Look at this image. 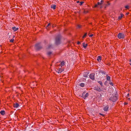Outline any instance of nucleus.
I'll return each instance as SVG.
<instances>
[{
    "label": "nucleus",
    "instance_id": "obj_1",
    "mask_svg": "<svg viewBox=\"0 0 131 131\" xmlns=\"http://www.w3.org/2000/svg\"><path fill=\"white\" fill-rule=\"evenodd\" d=\"M103 1L101 0L100 2H98L97 3V4H96L94 6V7H99L101 8L103 5Z\"/></svg>",
    "mask_w": 131,
    "mask_h": 131
},
{
    "label": "nucleus",
    "instance_id": "obj_2",
    "mask_svg": "<svg viewBox=\"0 0 131 131\" xmlns=\"http://www.w3.org/2000/svg\"><path fill=\"white\" fill-rule=\"evenodd\" d=\"M124 37L125 34L123 33H119L118 35V37L119 39L124 38Z\"/></svg>",
    "mask_w": 131,
    "mask_h": 131
},
{
    "label": "nucleus",
    "instance_id": "obj_3",
    "mask_svg": "<svg viewBox=\"0 0 131 131\" xmlns=\"http://www.w3.org/2000/svg\"><path fill=\"white\" fill-rule=\"evenodd\" d=\"M60 36H59L56 38V43L57 44H58L60 43Z\"/></svg>",
    "mask_w": 131,
    "mask_h": 131
},
{
    "label": "nucleus",
    "instance_id": "obj_4",
    "mask_svg": "<svg viewBox=\"0 0 131 131\" xmlns=\"http://www.w3.org/2000/svg\"><path fill=\"white\" fill-rule=\"evenodd\" d=\"M117 99V98L116 96H113V97L110 98L109 99L110 100L112 101L113 102L115 101Z\"/></svg>",
    "mask_w": 131,
    "mask_h": 131
},
{
    "label": "nucleus",
    "instance_id": "obj_5",
    "mask_svg": "<svg viewBox=\"0 0 131 131\" xmlns=\"http://www.w3.org/2000/svg\"><path fill=\"white\" fill-rule=\"evenodd\" d=\"M84 94V93H83L82 94V97L83 99H85L89 96V94L88 93H86L85 95L83 96Z\"/></svg>",
    "mask_w": 131,
    "mask_h": 131
},
{
    "label": "nucleus",
    "instance_id": "obj_6",
    "mask_svg": "<svg viewBox=\"0 0 131 131\" xmlns=\"http://www.w3.org/2000/svg\"><path fill=\"white\" fill-rule=\"evenodd\" d=\"M94 74L93 73L90 74V78L92 80L94 79Z\"/></svg>",
    "mask_w": 131,
    "mask_h": 131
},
{
    "label": "nucleus",
    "instance_id": "obj_7",
    "mask_svg": "<svg viewBox=\"0 0 131 131\" xmlns=\"http://www.w3.org/2000/svg\"><path fill=\"white\" fill-rule=\"evenodd\" d=\"M94 90H96L99 92H100L101 91V89L97 86L94 87Z\"/></svg>",
    "mask_w": 131,
    "mask_h": 131
},
{
    "label": "nucleus",
    "instance_id": "obj_8",
    "mask_svg": "<svg viewBox=\"0 0 131 131\" xmlns=\"http://www.w3.org/2000/svg\"><path fill=\"white\" fill-rule=\"evenodd\" d=\"M36 48L37 49H40V44L39 43L37 44L35 46Z\"/></svg>",
    "mask_w": 131,
    "mask_h": 131
},
{
    "label": "nucleus",
    "instance_id": "obj_9",
    "mask_svg": "<svg viewBox=\"0 0 131 131\" xmlns=\"http://www.w3.org/2000/svg\"><path fill=\"white\" fill-rule=\"evenodd\" d=\"M63 71V69L62 68H59L58 71H57L58 72V73H60Z\"/></svg>",
    "mask_w": 131,
    "mask_h": 131
},
{
    "label": "nucleus",
    "instance_id": "obj_10",
    "mask_svg": "<svg viewBox=\"0 0 131 131\" xmlns=\"http://www.w3.org/2000/svg\"><path fill=\"white\" fill-rule=\"evenodd\" d=\"M108 108V105H107L104 107V110L105 111H107Z\"/></svg>",
    "mask_w": 131,
    "mask_h": 131
},
{
    "label": "nucleus",
    "instance_id": "obj_11",
    "mask_svg": "<svg viewBox=\"0 0 131 131\" xmlns=\"http://www.w3.org/2000/svg\"><path fill=\"white\" fill-rule=\"evenodd\" d=\"M19 104L18 103H16L14 104V107L15 108H17L19 106Z\"/></svg>",
    "mask_w": 131,
    "mask_h": 131
},
{
    "label": "nucleus",
    "instance_id": "obj_12",
    "mask_svg": "<svg viewBox=\"0 0 131 131\" xmlns=\"http://www.w3.org/2000/svg\"><path fill=\"white\" fill-rule=\"evenodd\" d=\"M18 28H16L15 27H12V29L14 31H16L18 29Z\"/></svg>",
    "mask_w": 131,
    "mask_h": 131
},
{
    "label": "nucleus",
    "instance_id": "obj_13",
    "mask_svg": "<svg viewBox=\"0 0 131 131\" xmlns=\"http://www.w3.org/2000/svg\"><path fill=\"white\" fill-rule=\"evenodd\" d=\"M101 60V57L100 56H98L97 57V60L98 61H100Z\"/></svg>",
    "mask_w": 131,
    "mask_h": 131
},
{
    "label": "nucleus",
    "instance_id": "obj_14",
    "mask_svg": "<svg viewBox=\"0 0 131 131\" xmlns=\"http://www.w3.org/2000/svg\"><path fill=\"white\" fill-rule=\"evenodd\" d=\"M64 65V62L63 61L62 62H61L59 66V67L60 66H61V67L62 66H63Z\"/></svg>",
    "mask_w": 131,
    "mask_h": 131
},
{
    "label": "nucleus",
    "instance_id": "obj_15",
    "mask_svg": "<svg viewBox=\"0 0 131 131\" xmlns=\"http://www.w3.org/2000/svg\"><path fill=\"white\" fill-rule=\"evenodd\" d=\"M83 47L85 49L88 46L87 44H85L84 43H83Z\"/></svg>",
    "mask_w": 131,
    "mask_h": 131
},
{
    "label": "nucleus",
    "instance_id": "obj_16",
    "mask_svg": "<svg viewBox=\"0 0 131 131\" xmlns=\"http://www.w3.org/2000/svg\"><path fill=\"white\" fill-rule=\"evenodd\" d=\"M110 77L108 75H106V80L107 81H109L110 79Z\"/></svg>",
    "mask_w": 131,
    "mask_h": 131
},
{
    "label": "nucleus",
    "instance_id": "obj_17",
    "mask_svg": "<svg viewBox=\"0 0 131 131\" xmlns=\"http://www.w3.org/2000/svg\"><path fill=\"white\" fill-rule=\"evenodd\" d=\"M0 114L2 115H3L5 113V111H1L0 112Z\"/></svg>",
    "mask_w": 131,
    "mask_h": 131
},
{
    "label": "nucleus",
    "instance_id": "obj_18",
    "mask_svg": "<svg viewBox=\"0 0 131 131\" xmlns=\"http://www.w3.org/2000/svg\"><path fill=\"white\" fill-rule=\"evenodd\" d=\"M123 16V15L121 14L120 16H119L118 18V19H120Z\"/></svg>",
    "mask_w": 131,
    "mask_h": 131
},
{
    "label": "nucleus",
    "instance_id": "obj_19",
    "mask_svg": "<svg viewBox=\"0 0 131 131\" xmlns=\"http://www.w3.org/2000/svg\"><path fill=\"white\" fill-rule=\"evenodd\" d=\"M56 5H53L51 6V8L54 9L56 8Z\"/></svg>",
    "mask_w": 131,
    "mask_h": 131
},
{
    "label": "nucleus",
    "instance_id": "obj_20",
    "mask_svg": "<svg viewBox=\"0 0 131 131\" xmlns=\"http://www.w3.org/2000/svg\"><path fill=\"white\" fill-rule=\"evenodd\" d=\"M84 85L85 84L83 83H81L80 84V86L82 87H84Z\"/></svg>",
    "mask_w": 131,
    "mask_h": 131
},
{
    "label": "nucleus",
    "instance_id": "obj_21",
    "mask_svg": "<svg viewBox=\"0 0 131 131\" xmlns=\"http://www.w3.org/2000/svg\"><path fill=\"white\" fill-rule=\"evenodd\" d=\"M98 82L100 84V85L101 86H103V84L102 81H99Z\"/></svg>",
    "mask_w": 131,
    "mask_h": 131
},
{
    "label": "nucleus",
    "instance_id": "obj_22",
    "mask_svg": "<svg viewBox=\"0 0 131 131\" xmlns=\"http://www.w3.org/2000/svg\"><path fill=\"white\" fill-rule=\"evenodd\" d=\"M51 52H47V54L48 55V56H50V54H51Z\"/></svg>",
    "mask_w": 131,
    "mask_h": 131
},
{
    "label": "nucleus",
    "instance_id": "obj_23",
    "mask_svg": "<svg viewBox=\"0 0 131 131\" xmlns=\"http://www.w3.org/2000/svg\"><path fill=\"white\" fill-rule=\"evenodd\" d=\"M50 25V23H49L47 26L46 27V28L48 30V27Z\"/></svg>",
    "mask_w": 131,
    "mask_h": 131
},
{
    "label": "nucleus",
    "instance_id": "obj_24",
    "mask_svg": "<svg viewBox=\"0 0 131 131\" xmlns=\"http://www.w3.org/2000/svg\"><path fill=\"white\" fill-rule=\"evenodd\" d=\"M87 34L86 33L84 35L83 37V38H84L87 35Z\"/></svg>",
    "mask_w": 131,
    "mask_h": 131
},
{
    "label": "nucleus",
    "instance_id": "obj_25",
    "mask_svg": "<svg viewBox=\"0 0 131 131\" xmlns=\"http://www.w3.org/2000/svg\"><path fill=\"white\" fill-rule=\"evenodd\" d=\"M125 7L127 9H128L129 8V6L128 5H127L125 6Z\"/></svg>",
    "mask_w": 131,
    "mask_h": 131
},
{
    "label": "nucleus",
    "instance_id": "obj_26",
    "mask_svg": "<svg viewBox=\"0 0 131 131\" xmlns=\"http://www.w3.org/2000/svg\"><path fill=\"white\" fill-rule=\"evenodd\" d=\"M14 40V39H12L10 40V42H13Z\"/></svg>",
    "mask_w": 131,
    "mask_h": 131
},
{
    "label": "nucleus",
    "instance_id": "obj_27",
    "mask_svg": "<svg viewBox=\"0 0 131 131\" xmlns=\"http://www.w3.org/2000/svg\"><path fill=\"white\" fill-rule=\"evenodd\" d=\"M84 3V2H80V5H82L83 4V3Z\"/></svg>",
    "mask_w": 131,
    "mask_h": 131
},
{
    "label": "nucleus",
    "instance_id": "obj_28",
    "mask_svg": "<svg viewBox=\"0 0 131 131\" xmlns=\"http://www.w3.org/2000/svg\"><path fill=\"white\" fill-rule=\"evenodd\" d=\"M81 27V26L80 25H78L77 26V28H80Z\"/></svg>",
    "mask_w": 131,
    "mask_h": 131
},
{
    "label": "nucleus",
    "instance_id": "obj_29",
    "mask_svg": "<svg viewBox=\"0 0 131 131\" xmlns=\"http://www.w3.org/2000/svg\"><path fill=\"white\" fill-rule=\"evenodd\" d=\"M93 36V34H91V35H89V37H92V36Z\"/></svg>",
    "mask_w": 131,
    "mask_h": 131
},
{
    "label": "nucleus",
    "instance_id": "obj_30",
    "mask_svg": "<svg viewBox=\"0 0 131 131\" xmlns=\"http://www.w3.org/2000/svg\"><path fill=\"white\" fill-rule=\"evenodd\" d=\"M110 85H113V84L112 83H110Z\"/></svg>",
    "mask_w": 131,
    "mask_h": 131
},
{
    "label": "nucleus",
    "instance_id": "obj_31",
    "mask_svg": "<svg viewBox=\"0 0 131 131\" xmlns=\"http://www.w3.org/2000/svg\"><path fill=\"white\" fill-rule=\"evenodd\" d=\"M129 93H128V94H127V97H128L129 96Z\"/></svg>",
    "mask_w": 131,
    "mask_h": 131
},
{
    "label": "nucleus",
    "instance_id": "obj_32",
    "mask_svg": "<svg viewBox=\"0 0 131 131\" xmlns=\"http://www.w3.org/2000/svg\"><path fill=\"white\" fill-rule=\"evenodd\" d=\"M77 44L78 45L80 44V42L79 41H78L77 43Z\"/></svg>",
    "mask_w": 131,
    "mask_h": 131
},
{
    "label": "nucleus",
    "instance_id": "obj_33",
    "mask_svg": "<svg viewBox=\"0 0 131 131\" xmlns=\"http://www.w3.org/2000/svg\"><path fill=\"white\" fill-rule=\"evenodd\" d=\"M84 77H87V75H84Z\"/></svg>",
    "mask_w": 131,
    "mask_h": 131
},
{
    "label": "nucleus",
    "instance_id": "obj_34",
    "mask_svg": "<svg viewBox=\"0 0 131 131\" xmlns=\"http://www.w3.org/2000/svg\"><path fill=\"white\" fill-rule=\"evenodd\" d=\"M127 103L126 102H125L124 103V104L125 105H127Z\"/></svg>",
    "mask_w": 131,
    "mask_h": 131
},
{
    "label": "nucleus",
    "instance_id": "obj_35",
    "mask_svg": "<svg viewBox=\"0 0 131 131\" xmlns=\"http://www.w3.org/2000/svg\"><path fill=\"white\" fill-rule=\"evenodd\" d=\"M128 100L129 101L130 100V98H128Z\"/></svg>",
    "mask_w": 131,
    "mask_h": 131
},
{
    "label": "nucleus",
    "instance_id": "obj_36",
    "mask_svg": "<svg viewBox=\"0 0 131 131\" xmlns=\"http://www.w3.org/2000/svg\"><path fill=\"white\" fill-rule=\"evenodd\" d=\"M79 1H77V3H79Z\"/></svg>",
    "mask_w": 131,
    "mask_h": 131
},
{
    "label": "nucleus",
    "instance_id": "obj_37",
    "mask_svg": "<svg viewBox=\"0 0 131 131\" xmlns=\"http://www.w3.org/2000/svg\"><path fill=\"white\" fill-rule=\"evenodd\" d=\"M130 62L131 63V59L130 60Z\"/></svg>",
    "mask_w": 131,
    "mask_h": 131
},
{
    "label": "nucleus",
    "instance_id": "obj_38",
    "mask_svg": "<svg viewBox=\"0 0 131 131\" xmlns=\"http://www.w3.org/2000/svg\"><path fill=\"white\" fill-rule=\"evenodd\" d=\"M84 13H86V12L85 11H84Z\"/></svg>",
    "mask_w": 131,
    "mask_h": 131
},
{
    "label": "nucleus",
    "instance_id": "obj_39",
    "mask_svg": "<svg viewBox=\"0 0 131 131\" xmlns=\"http://www.w3.org/2000/svg\"><path fill=\"white\" fill-rule=\"evenodd\" d=\"M100 114L101 115H102V114L100 113Z\"/></svg>",
    "mask_w": 131,
    "mask_h": 131
},
{
    "label": "nucleus",
    "instance_id": "obj_40",
    "mask_svg": "<svg viewBox=\"0 0 131 131\" xmlns=\"http://www.w3.org/2000/svg\"><path fill=\"white\" fill-rule=\"evenodd\" d=\"M51 47V46H50V47H49V48H50Z\"/></svg>",
    "mask_w": 131,
    "mask_h": 131
},
{
    "label": "nucleus",
    "instance_id": "obj_41",
    "mask_svg": "<svg viewBox=\"0 0 131 131\" xmlns=\"http://www.w3.org/2000/svg\"><path fill=\"white\" fill-rule=\"evenodd\" d=\"M130 64V65H131V63H130V64Z\"/></svg>",
    "mask_w": 131,
    "mask_h": 131
},
{
    "label": "nucleus",
    "instance_id": "obj_42",
    "mask_svg": "<svg viewBox=\"0 0 131 131\" xmlns=\"http://www.w3.org/2000/svg\"><path fill=\"white\" fill-rule=\"evenodd\" d=\"M54 27V26H53H53H52V27Z\"/></svg>",
    "mask_w": 131,
    "mask_h": 131
}]
</instances>
